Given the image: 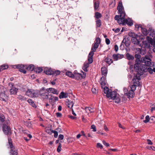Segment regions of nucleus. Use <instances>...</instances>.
I'll use <instances>...</instances> for the list:
<instances>
[{
  "mask_svg": "<svg viewBox=\"0 0 155 155\" xmlns=\"http://www.w3.org/2000/svg\"><path fill=\"white\" fill-rule=\"evenodd\" d=\"M115 0H111L109 4L111 8H113L115 6Z\"/></svg>",
  "mask_w": 155,
  "mask_h": 155,
  "instance_id": "nucleus-40",
  "label": "nucleus"
},
{
  "mask_svg": "<svg viewBox=\"0 0 155 155\" xmlns=\"http://www.w3.org/2000/svg\"><path fill=\"white\" fill-rule=\"evenodd\" d=\"M147 41H143L142 42V43H141L140 44H142V46H141L142 47L144 45V47L143 48H149L150 47V41H149L148 40H147Z\"/></svg>",
  "mask_w": 155,
  "mask_h": 155,
  "instance_id": "nucleus-10",
  "label": "nucleus"
},
{
  "mask_svg": "<svg viewBox=\"0 0 155 155\" xmlns=\"http://www.w3.org/2000/svg\"><path fill=\"white\" fill-rule=\"evenodd\" d=\"M140 75L139 74H137L136 75L134 76L133 79L134 84H136L138 86H139L140 85V82L139 81L140 80Z\"/></svg>",
  "mask_w": 155,
  "mask_h": 155,
  "instance_id": "nucleus-7",
  "label": "nucleus"
},
{
  "mask_svg": "<svg viewBox=\"0 0 155 155\" xmlns=\"http://www.w3.org/2000/svg\"><path fill=\"white\" fill-rule=\"evenodd\" d=\"M91 129H93V131L95 132L96 131V126L94 125V124L92 125L91 126Z\"/></svg>",
  "mask_w": 155,
  "mask_h": 155,
  "instance_id": "nucleus-62",
  "label": "nucleus"
},
{
  "mask_svg": "<svg viewBox=\"0 0 155 155\" xmlns=\"http://www.w3.org/2000/svg\"><path fill=\"white\" fill-rule=\"evenodd\" d=\"M101 71L102 75L106 76L107 73V69L105 67H103L101 68Z\"/></svg>",
  "mask_w": 155,
  "mask_h": 155,
  "instance_id": "nucleus-24",
  "label": "nucleus"
},
{
  "mask_svg": "<svg viewBox=\"0 0 155 155\" xmlns=\"http://www.w3.org/2000/svg\"><path fill=\"white\" fill-rule=\"evenodd\" d=\"M99 44L94 42V44L93 46H92L91 48V51L93 52H95L96 49L98 48Z\"/></svg>",
  "mask_w": 155,
  "mask_h": 155,
  "instance_id": "nucleus-20",
  "label": "nucleus"
},
{
  "mask_svg": "<svg viewBox=\"0 0 155 155\" xmlns=\"http://www.w3.org/2000/svg\"><path fill=\"white\" fill-rule=\"evenodd\" d=\"M68 93H66L63 91H61V92L59 97L60 99H62L66 98L68 97Z\"/></svg>",
  "mask_w": 155,
  "mask_h": 155,
  "instance_id": "nucleus-17",
  "label": "nucleus"
},
{
  "mask_svg": "<svg viewBox=\"0 0 155 155\" xmlns=\"http://www.w3.org/2000/svg\"><path fill=\"white\" fill-rule=\"evenodd\" d=\"M120 18L117 21L118 23L120 25L122 24L123 25H125L127 21V19H125V17H120Z\"/></svg>",
  "mask_w": 155,
  "mask_h": 155,
  "instance_id": "nucleus-9",
  "label": "nucleus"
},
{
  "mask_svg": "<svg viewBox=\"0 0 155 155\" xmlns=\"http://www.w3.org/2000/svg\"><path fill=\"white\" fill-rule=\"evenodd\" d=\"M51 132L52 133H54V137L55 138H57L58 137V133L57 131L54 130H52L51 131Z\"/></svg>",
  "mask_w": 155,
  "mask_h": 155,
  "instance_id": "nucleus-55",
  "label": "nucleus"
},
{
  "mask_svg": "<svg viewBox=\"0 0 155 155\" xmlns=\"http://www.w3.org/2000/svg\"><path fill=\"white\" fill-rule=\"evenodd\" d=\"M101 87L102 88L106 85V81L104 77H102L100 79V81Z\"/></svg>",
  "mask_w": 155,
  "mask_h": 155,
  "instance_id": "nucleus-14",
  "label": "nucleus"
},
{
  "mask_svg": "<svg viewBox=\"0 0 155 155\" xmlns=\"http://www.w3.org/2000/svg\"><path fill=\"white\" fill-rule=\"evenodd\" d=\"M39 94V91L38 90H34L33 91L32 97H38Z\"/></svg>",
  "mask_w": 155,
  "mask_h": 155,
  "instance_id": "nucleus-30",
  "label": "nucleus"
},
{
  "mask_svg": "<svg viewBox=\"0 0 155 155\" xmlns=\"http://www.w3.org/2000/svg\"><path fill=\"white\" fill-rule=\"evenodd\" d=\"M53 71L51 69H48L44 71V73L47 75H53L54 74Z\"/></svg>",
  "mask_w": 155,
  "mask_h": 155,
  "instance_id": "nucleus-21",
  "label": "nucleus"
},
{
  "mask_svg": "<svg viewBox=\"0 0 155 155\" xmlns=\"http://www.w3.org/2000/svg\"><path fill=\"white\" fill-rule=\"evenodd\" d=\"M65 74L67 76H68L70 78H74V74H73L71 72H70V71H67L66 72Z\"/></svg>",
  "mask_w": 155,
  "mask_h": 155,
  "instance_id": "nucleus-29",
  "label": "nucleus"
},
{
  "mask_svg": "<svg viewBox=\"0 0 155 155\" xmlns=\"http://www.w3.org/2000/svg\"><path fill=\"white\" fill-rule=\"evenodd\" d=\"M110 90H111L109 89V88L107 87H105L104 88V92L105 94H106V97L108 98L109 97Z\"/></svg>",
  "mask_w": 155,
  "mask_h": 155,
  "instance_id": "nucleus-13",
  "label": "nucleus"
},
{
  "mask_svg": "<svg viewBox=\"0 0 155 155\" xmlns=\"http://www.w3.org/2000/svg\"><path fill=\"white\" fill-rule=\"evenodd\" d=\"M104 61L109 65L110 64L113 62V60L108 57H107L105 59Z\"/></svg>",
  "mask_w": 155,
  "mask_h": 155,
  "instance_id": "nucleus-32",
  "label": "nucleus"
},
{
  "mask_svg": "<svg viewBox=\"0 0 155 155\" xmlns=\"http://www.w3.org/2000/svg\"><path fill=\"white\" fill-rule=\"evenodd\" d=\"M26 69L30 71H32L33 70L34 71L35 69V67L34 65L32 64L29 65L28 66L27 65V68Z\"/></svg>",
  "mask_w": 155,
  "mask_h": 155,
  "instance_id": "nucleus-25",
  "label": "nucleus"
},
{
  "mask_svg": "<svg viewBox=\"0 0 155 155\" xmlns=\"http://www.w3.org/2000/svg\"><path fill=\"white\" fill-rule=\"evenodd\" d=\"M46 91L48 92H51L53 94H56L57 95L58 94L57 90L53 88H50L47 89Z\"/></svg>",
  "mask_w": 155,
  "mask_h": 155,
  "instance_id": "nucleus-12",
  "label": "nucleus"
},
{
  "mask_svg": "<svg viewBox=\"0 0 155 155\" xmlns=\"http://www.w3.org/2000/svg\"><path fill=\"white\" fill-rule=\"evenodd\" d=\"M83 74L78 73L74 72V78L77 80H79L81 78H84L86 77V73L82 71Z\"/></svg>",
  "mask_w": 155,
  "mask_h": 155,
  "instance_id": "nucleus-8",
  "label": "nucleus"
},
{
  "mask_svg": "<svg viewBox=\"0 0 155 155\" xmlns=\"http://www.w3.org/2000/svg\"><path fill=\"white\" fill-rule=\"evenodd\" d=\"M112 58L115 61L118 60V56L117 54H114L112 56Z\"/></svg>",
  "mask_w": 155,
  "mask_h": 155,
  "instance_id": "nucleus-53",
  "label": "nucleus"
},
{
  "mask_svg": "<svg viewBox=\"0 0 155 155\" xmlns=\"http://www.w3.org/2000/svg\"><path fill=\"white\" fill-rule=\"evenodd\" d=\"M3 92H5L4 87L0 85V93Z\"/></svg>",
  "mask_w": 155,
  "mask_h": 155,
  "instance_id": "nucleus-60",
  "label": "nucleus"
},
{
  "mask_svg": "<svg viewBox=\"0 0 155 155\" xmlns=\"http://www.w3.org/2000/svg\"><path fill=\"white\" fill-rule=\"evenodd\" d=\"M85 110L86 112L88 113V112L92 113L93 112V109L90 107H85Z\"/></svg>",
  "mask_w": 155,
  "mask_h": 155,
  "instance_id": "nucleus-43",
  "label": "nucleus"
},
{
  "mask_svg": "<svg viewBox=\"0 0 155 155\" xmlns=\"http://www.w3.org/2000/svg\"><path fill=\"white\" fill-rule=\"evenodd\" d=\"M44 88L43 87L39 91V94L43 99H47L48 98L49 93L46 92Z\"/></svg>",
  "mask_w": 155,
  "mask_h": 155,
  "instance_id": "nucleus-5",
  "label": "nucleus"
},
{
  "mask_svg": "<svg viewBox=\"0 0 155 155\" xmlns=\"http://www.w3.org/2000/svg\"><path fill=\"white\" fill-rule=\"evenodd\" d=\"M10 155H18L17 150L15 147L11 149Z\"/></svg>",
  "mask_w": 155,
  "mask_h": 155,
  "instance_id": "nucleus-15",
  "label": "nucleus"
},
{
  "mask_svg": "<svg viewBox=\"0 0 155 155\" xmlns=\"http://www.w3.org/2000/svg\"><path fill=\"white\" fill-rule=\"evenodd\" d=\"M118 56V60L121 59L123 58H124V55L123 54H117Z\"/></svg>",
  "mask_w": 155,
  "mask_h": 155,
  "instance_id": "nucleus-63",
  "label": "nucleus"
},
{
  "mask_svg": "<svg viewBox=\"0 0 155 155\" xmlns=\"http://www.w3.org/2000/svg\"><path fill=\"white\" fill-rule=\"evenodd\" d=\"M101 42V39L99 37H97L96 38V40L95 41V42L97 43L98 44H100Z\"/></svg>",
  "mask_w": 155,
  "mask_h": 155,
  "instance_id": "nucleus-58",
  "label": "nucleus"
},
{
  "mask_svg": "<svg viewBox=\"0 0 155 155\" xmlns=\"http://www.w3.org/2000/svg\"><path fill=\"white\" fill-rule=\"evenodd\" d=\"M147 39L150 41V42L151 45L155 46V37L153 38V39L149 37H147Z\"/></svg>",
  "mask_w": 155,
  "mask_h": 155,
  "instance_id": "nucleus-18",
  "label": "nucleus"
},
{
  "mask_svg": "<svg viewBox=\"0 0 155 155\" xmlns=\"http://www.w3.org/2000/svg\"><path fill=\"white\" fill-rule=\"evenodd\" d=\"M117 94L116 91H111V90H110V93L109 97H110L111 99H114L115 98V97L117 96Z\"/></svg>",
  "mask_w": 155,
  "mask_h": 155,
  "instance_id": "nucleus-19",
  "label": "nucleus"
},
{
  "mask_svg": "<svg viewBox=\"0 0 155 155\" xmlns=\"http://www.w3.org/2000/svg\"><path fill=\"white\" fill-rule=\"evenodd\" d=\"M96 27H100L101 25V20L99 19H97L96 21Z\"/></svg>",
  "mask_w": 155,
  "mask_h": 155,
  "instance_id": "nucleus-37",
  "label": "nucleus"
},
{
  "mask_svg": "<svg viewBox=\"0 0 155 155\" xmlns=\"http://www.w3.org/2000/svg\"><path fill=\"white\" fill-rule=\"evenodd\" d=\"M27 101L33 107H36V106L34 102L31 99H29Z\"/></svg>",
  "mask_w": 155,
  "mask_h": 155,
  "instance_id": "nucleus-36",
  "label": "nucleus"
},
{
  "mask_svg": "<svg viewBox=\"0 0 155 155\" xmlns=\"http://www.w3.org/2000/svg\"><path fill=\"white\" fill-rule=\"evenodd\" d=\"M0 67L1 69V71H2L3 70L8 68V66L7 65L3 64L0 66Z\"/></svg>",
  "mask_w": 155,
  "mask_h": 155,
  "instance_id": "nucleus-45",
  "label": "nucleus"
},
{
  "mask_svg": "<svg viewBox=\"0 0 155 155\" xmlns=\"http://www.w3.org/2000/svg\"><path fill=\"white\" fill-rule=\"evenodd\" d=\"M61 143H59V145L57 149V151L59 153L61 150Z\"/></svg>",
  "mask_w": 155,
  "mask_h": 155,
  "instance_id": "nucleus-54",
  "label": "nucleus"
},
{
  "mask_svg": "<svg viewBox=\"0 0 155 155\" xmlns=\"http://www.w3.org/2000/svg\"><path fill=\"white\" fill-rule=\"evenodd\" d=\"M5 117L3 115H0V124H3L5 121Z\"/></svg>",
  "mask_w": 155,
  "mask_h": 155,
  "instance_id": "nucleus-35",
  "label": "nucleus"
},
{
  "mask_svg": "<svg viewBox=\"0 0 155 155\" xmlns=\"http://www.w3.org/2000/svg\"><path fill=\"white\" fill-rule=\"evenodd\" d=\"M113 100H115V102L117 103H119L120 101V97L119 96H117V95L115 97V98Z\"/></svg>",
  "mask_w": 155,
  "mask_h": 155,
  "instance_id": "nucleus-48",
  "label": "nucleus"
},
{
  "mask_svg": "<svg viewBox=\"0 0 155 155\" xmlns=\"http://www.w3.org/2000/svg\"><path fill=\"white\" fill-rule=\"evenodd\" d=\"M97 148H99L101 149L103 148V146L102 144L100 143H97Z\"/></svg>",
  "mask_w": 155,
  "mask_h": 155,
  "instance_id": "nucleus-61",
  "label": "nucleus"
},
{
  "mask_svg": "<svg viewBox=\"0 0 155 155\" xmlns=\"http://www.w3.org/2000/svg\"><path fill=\"white\" fill-rule=\"evenodd\" d=\"M102 17L101 14L99 12H97L95 13V17L97 19H99V18H101Z\"/></svg>",
  "mask_w": 155,
  "mask_h": 155,
  "instance_id": "nucleus-41",
  "label": "nucleus"
},
{
  "mask_svg": "<svg viewBox=\"0 0 155 155\" xmlns=\"http://www.w3.org/2000/svg\"><path fill=\"white\" fill-rule=\"evenodd\" d=\"M128 35L132 38L131 39H133V38H135L137 37V36H139L137 34L131 32H130L129 33Z\"/></svg>",
  "mask_w": 155,
  "mask_h": 155,
  "instance_id": "nucleus-33",
  "label": "nucleus"
},
{
  "mask_svg": "<svg viewBox=\"0 0 155 155\" xmlns=\"http://www.w3.org/2000/svg\"><path fill=\"white\" fill-rule=\"evenodd\" d=\"M150 120L151 123L155 122V117L154 116H151L150 117Z\"/></svg>",
  "mask_w": 155,
  "mask_h": 155,
  "instance_id": "nucleus-59",
  "label": "nucleus"
},
{
  "mask_svg": "<svg viewBox=\"0 0 155 155\" xmlns=\"http://www.w3.org/2000/svg\"><path fill=\"white\" fill-rule=\"evenodd\" d=\"M127 19V21L126 23V24H127L128 25L130 26H131L133 24V22L132 21V20L130 19V18H128V19Z\"/></svg>",
  "mask_w": 155,
  "mask_h": 155,
  "instance_id": "nucleus-46",
  "label": "nucleus"
},
{
  "mask_svg": "<svg viewBox=\"0 0 155 155\" xmlns=\"http://www.w3.org/2000/svg\"><path fill=\"white\" fill-rule=\"evenodd\" d=\"M137 86V85H136V84H133L131 87H130L131 89L130 90L134 91L136 89V86Z\"/></svg>",
  "mask_w": 155,
  "mask_h": 155,
  "instance_id": "nucleus-52",
  "label": "nucleus"
},
{
  "mask_svg": "<svg viewBox=\"0 0 155 155\" xmlns=\"http://www.w3.org/2000/svg\"><path fill=\"white\" fill-rule=\"evenodd\" d=\"M135 58H136V59L135 61V64L138 63L142 62V61H141V59L140 60L141 56L139 54H135Z\"/></svg>",
  "mask_w": 155,
  "mask_h": 155,
  "instance_id": "nucleus-16",
  "label": "nucleus"
},
{
  "mask_svg": "<svg viewBox=\"0 0 155 155\" xmlns=\"http://www.w3.org/2000/svg\"><path fill=\"white\" fill-rule=\"evenodd\" d=\"M117 9L118 11V13L120 15V17H125L126 14L121 1L119 2L117 7Z\"/></svg>",
  "mask_w": 155,
  "mask_h": 155,
  "instance_id": "nucleus-3",
  "label": "nucleus"
},
{
  "mask_svg": "<svg viewBox=\"0 0 155 155\" xmlns=\"http://www.w3.org/2000/svg\"><path fill=\"white\" fill-rule=\"evenodd\" d=\"M89 63H84L82 69L84 71L87 72L88 71L87 68L89 67Z\"/></svg>",
  "mask_w": 155,
  "mask_h": 155,
  "instance_id": "nucleus-31",
  "label": "nucleus"
},
{
  "mask_svg": "<svg viewBox=\"0 0 155 155\" xmlns=\"http://www.w3.org/2000/svg\"><path fill=\"white\" fill-rule=\"evenodd\" d=\"M7 96L5 94V92H3L0 93V99L2 101H5V98Z\"/></svg>",
  "mask_w": 155,
  "mask_h": 155,
  "instance_id": "nucleus-27",
  "label": "nucleus"
},
{
  "mask_svg": "<svg viewBox=\"0 0 155 155\" xmlns=\"http://www.w3.org/2000/svg\"><path fill=\"white\" fill-rule=\"evenodd\" d=\"M150 67H147V71H148L150 74H152L153 73V69Z\"/></svg>",
  "mask_w": 155,
  "mask_h": 155,
  "instance_id": "nucleus-56",
  "label": "nucleus"
},
{
  "mask_svg": "<svg viewBox=\"0 0 155 155\" xmlns=\"http://www.w3.org/2000/svg\"><path fill=\"white\" fill-rule=\"evenodd\" d=\"M140 29L142 33L144 35H147L148 34V31L146 28H143L142 27H141Z\"/></svg>",
  "mask_w": 155,
  "mask_h": 155,
  "instance_id": "nucleus-34",
  "label": "nucleus"
},
{
  "mask_svg": "<svg viewBox=\"0 0 155 155\" xmlns=\"http://www.w3.org/2000/svg\"><path fill=\"white\" fill-rule=\"evenodd\" d=\"M94 54V52L91 51L89 54L88 59V63L89 64H91L93 62V57Z\"/></svg>",
  "mask_w": 155,
  "mask_h": 155,
  "instance_id": "nucleus-11",
  "label": "nucleus"
},
{
  "mask_svg": "<svg viewBox=\"0 0 155 155\" xmlns=\"http://www.w3.org/2000/svg\"><path fill=\"white\" fill-rule=\"evenodd\" d=\"M42 70H43L42 68L40 67H38L35 68L34 71L35 72L37 73H39L41 72L42 71Z\"/></svg>",
  "mask_w": 155,
  "mask_h": 155,
  "instance_id": "nucleus-38",
  "label": "nucleus"
},
{
  "mask_svg": "<svg viewBox=\"0 0 155 155\" xmlns=\"http://www.w3.org/2000/svg\"><path fill=\"white\" fill-rule=\"evenodd\" d=\"M150 117L149 115H147L145 117V120H143V122L145 123L148 122L150 120Z\"/></svg>",
  "mask_w": 155,
  "mask_h": 155,
  "instance_id": "nucleus-50",
  "label": "nucleus"
},
{
  "mask_svg": "<svg viewBox=\"0 0 155 155\" xmlns=\"http://www.w3.org/2000/svg\"><path fill=\"white\" fill-rule=\"evenodd\" d=\"M33 90L30 89H28V90L26 92V94L28 96L32 97V95L33 94Z\"/></svg>",
  "mask_w": 155,
  "mask_h": 155,
  "instance_id": "nucleus-26",
  "label": "nucleus"
},
{
  "mask_svg": "<svg viewBox=\"0 0 155 155\" xmlns=\"http://www.w3.org/2000/svg\"><path fill=\"white\" fill-rule=\"evenodd\" d=\"M8 143L10 147V149L14 148V147L12 144V142L11 138L10 137H8Z\"/></svg>",
  "mask_w": 155,
  "mask_h": 155,
  "instance_id": "nucleus-39",
  "label": "nucleus"
},
{
  "mask_svg": "<svg viewBox=\"0 0 155 155\" xmlns=\"http://www.w3.org/2000/svg\"><path fill=\"white\" fill-rule=\"evenodd\" d=\"M99 4L98 2H94V7L95 9H97L98 8Z\"/></svg>",
  "mask_w": 155,
  "mask_h": 155,
  "instance_id": "nucleus-47",
  "label": "nucleus"
},
{
  "mask_svg": "<svg viewBox=\"0 0 155 155\" xmlns=\"http://www.w3.org/2000/svg\"><path fill=\"white\" fill-rule=\"evenodd\" d=\"M134 95V92L133 91L130 90L128 93L127 96L128 98L133 97Z\"/></svg>",
  "mask_w": 155,
  "mask_h": 155,
  "instance_id": "nucleus-22",
  "label": "nucleus"
},
{
  "mask_svg": "<svg viewBox=\"0 0 155 155\" xmlns=\"http://www.w3.org/2000/svg\"><path fill=\"white\" fill-rule=\"evenodd\" d=\"M143 39L142 36L139 35L138 36H137V37L135 38L131 39V40L132 43L134 45H138L139 46L141 47L142 46V44H140V42Z\"/></svg>",
  "mask_w": 155,
  "mask_h": 155,
  "instance_id": "nucleus-2",
  "label": "nucleus"
},
{
  "mask_svg": "<svg viewBox=\"0 0 155 155\" xmlns=\"http://www.w3.org/2000/svg\"><path fill=\"white\" fill-rule=\"evenodd\" d=\"M136 53H137V54H140L141 49L139 48H136Z\"/></svg>",
  "mask_w": 155,
  "mask_h": 155,
  "instance_id": "nucleus-64",
  "label": "nucleus"
},
{
  "mask_svg": "<svg viewBox=\"0 0 155 155\" xmlns=\"http://www.w3.org/2000/svg\"><path fill=\"white\" fill-rule=\"evenodd\" d=\"M53 72L54 74H53V75H54L55 76H57L60 74L61 73L60 71L59 70L53 71Z\"/></svg>",
  "mask_w": 155,
  "mask_h": 155,
  "instance_id": "nucleus-51",
  "label": "nucleus"
},
{
  "mask_svg": "<svg viewBox=\"0 0 155 155\" xmlns=\"http://www.w3.org/2000/svg\"><path fill=\"white\" fill-rule=\"evenodd\" d=\"M126 57L128 60H133L134 59V57L132 55L127 53L126 54Z\"/></svg>",
  "mask_w": 155,
  "mask_h": 155,
  "instance_id": "nucleus-23",
  "label": "nucleus"
},
{
  "mask_svg": "<svg viewBox=\"0 0 155 155\" xmlns=\"http://www.w3.org/2000/svg\"><path fill=\"white\" fill-rule=\"evenodd\" d=\"M146 50L145 48H141V49L140 54L142 55H144L146 54Z\"/></svg>",
  "mask_w": 155,
  "mask_h": 155,
  "instance_id": "nucleus-42",
  "label": "nucleus"
},
{
  "mask_svg": "<svg viewBox=\"0 0 155 155\" xmlns=\"http://www.w3.org/2000/svg\"><path fill=\"white\" fill-rule=\"evenodd\" d=\"M141 62L135 64L134 65L135 71L140 75L147 72V67H152L154 65V63L152 61L150 56L145 55L141 58Z\"/></svg>",
  "mask_w": 155,
  "mask_h": 155,
  "instance_id": "nucleus-1",
  "label": "nucleus"
},
{
  "mask_svg": "<svg viewBox=\"0 0 155 155\" xmlns=\"http://www.w3.org/2000/svg\"><path fill=\"white\" fill-rule=\"evenodd\" d=\"M18 98L20 100H21V101H25L26 100V98L23 96L21 95L18 96Z\"/></svg>",
  "mask_w": 155,
  "mask_h": 155,
  "instance_id": "nucleus-49",
  "label": "nucleus"
},
{
  "mask_svg": "<svg viewBox=\"0 0 155 155\" xmlns=\"http://www.w3.org/2000/svg\"><path fill=\"white\" fill-rule=\"evenodd\" d=\"M128 41H126V39L124 38L122 42V43H124L126 47H127L129 45V44L128 43H127Z\"/></svg>",
  "mask_w": 155,
  "mask_h": 155,
  "instance_id": "nucleus-57",
  "label": "nucleus"
},
{
  "mask_svg": "<svg viewBox=\"0 0 155 155\" xmlns=\"http://www.w3.org/2000/svg\"><path fill=\"white\" fill-rule=\"evenodd\" d=\"M2 130L4 134L8 137L11 135V129L9 127L7 126L6 124H3Z\"/></svg>",
  "mask_w": 155,
  "mask_h": 155,
  "instance_id": "nucleus-4",
  "label": "nucleus"
},
{
  "mask_svg": "<svg viewBox=\"0 0 155 155\" xmlns=\"http://www.w3.org/2000/svg\"><path fill=\"white\" fill-rule=\"evenodd\" d=\"M67 105L69 108H71L73 106V103L72 102L68 101L67 102Z\"/></svg>",
  "mask_w": 155,
  "mask_h": 155,
  "instance_id": "nucleus-44",
  "label": "nucleus"
},
{
  "mask_svg": "<svg viewBox=\"0 0 155 155\" xmlns=\"http://www.w3.org/2000/svg\"><path fill=\"white\" fill-rule=\"evenodd\" d=\"M16 68L19 69V70L24 74H26V71L25 70L27 68L26 65H24L22 64L16 65L15 66Z\"/></svg>",
  "mask_w": 155,
  "mask_h": 155,
  "instance_id": "nucleus-6",
  "label": "nucleus"
},
{
  "mask_svg": "<svg viewBox=\"0 0 155 155\" xmlns=\"http://www.w3.org/2000/svg\"><path fill=\"white\" fill-rule=\"evenodd\" d=\"M18 89L15 87H13L10 89V91L12 94H15L17 93Z\"/></svg>",
  "mask_w": 155,
  "mask_h": 155,
  "instance_id": "nucleus-28",
  "label": "nucleus"
}]
</instances>
